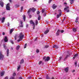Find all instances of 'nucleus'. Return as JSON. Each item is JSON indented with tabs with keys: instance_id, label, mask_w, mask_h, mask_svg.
I'll return each instance as SVG.
<instances>
[{
	"instance_id": "nucleus-26",
	"label": "nucleus",
	"mask_w": 79,
	"mask_h": 79,
	"mask_svg": "<svg viewBox=\"0 0 79 79\" xmlns=\"http://www.w3.org/2000/svg\"><path fill=\"white\" fill-rule=\"evenodd\" d=\"M21 67V65H19L17 68V71H19V69H20V68Z\"/></svg>"
},
{
	"instance_id": "nucleus-13",
	"label": "nucleus",
	"mask_w": 79,
	"mask_h": 79,
	"mask_svg": "<svg viewBox=\"0 0 79 79\" xmlns=\"http://www.w3.org/2000/svg\"><path fill=\"white\" fill-rule=\"evenodd\" d=\"M4 74H5V71H3L1 72L0 75L1 76H3V75H4Z\"/></svg>"
},
{
	"instance_id": "nucleus-2",
	"label": "nucleus",
	"mask_w": 79,
	"mask_h": 79,
	"mask_svg": "<svg viewBox=\"0 0 79 79\" xmlns=\"http://www.w3.org/2000/svg\"><path fill=\"white\" fill-rule=\"evenodd\" d=\"M35 9L34 8H30L28 11L27 13H29V15L30 14V12H31V11H32V12H34V11H35Z\"/></svg>"
},
{
	"instance_id": "nucleus-23",
	"label": "nucleus",
	"mask_w": 79,
	"mask_h": 79,
	"mask_svg": "<svg viewBox=\"0 0 79 79\" xmlns=\"http://www.w3.org/2000/svg\"><path fill=\"white\" fill-rule=\"evenodd\" d=\"M13 31H14V29L13 28L11 29L10 31V34H11V33L13 32Z\"/></svg>"
},
{
	"instance_id": "nucleus-10",
	"label": "nucleus",
	"mask_w": 79,
	"mask_h": 79,
	"mask_svg": "<svg viewBox=\"0 0 79 79\" xmlns=\"http://www.w3.org/2000/svg\"><path fill=\"white\" fill-rule=\"evenodd\" d=\"M56 7H57V6H56L55 4H54L52 5V8H53V10H54V9H55V8H56Z\"/></svg>"
},
{
	"instance_id": "nucleus-8",
	"label": "nucleus",
	"mask_w": 79,
	"mask_h": 79,
	"mask_svg": "<svg viewBox=\"0 0 79 79\" xmlns=\"http://www.w3.org/2000/svg\"><path fill=\"white\" fill-rule=\"evenodd\" d=\"M5 19V17L2 18H2H0V21L2 20V23H4Z\"/></svg>"
},
{
	"instance_id": "nucleus-47",
	"label": "nucleus",
	"mask_w": 79,
	"mask_h": 79,
	"mask_svg": "<svg viewBox=\"0 0 79 79\" xmlns=\"http://www.w3.org/2000/svg\"><path fill=\"white\" fill-rule=\"evenodd\" d=\"M37 14L38 15H39V14H40V12L39 11H38L37 12Z\"/></svg>"
},
{
	"instance_id": "nucleus-15",
	"label": "nucleus",
	"mask_w": 79,
	"mask_h": 79,
	"mask_svg": "<svg viewBox=\"0 0 79 79\" xmlns=\"http://www.w3.org/2000/svg\"><path fill=\"white\" fill-rule=\"evenodd\" d=\"M4 40L5 42H7V41H8V38H7V37H6V36L5 37Z\"/></svg>"
},
{
	"instance_id": "nucleus-29",
	"label": "nucleus",
	"mask_w": 79,
	"mask_h": 79,
	"mask_svg": "<svg viewBox=\"0 0 79 79\" xmlns=\"http://www.w3.org/2000/svg\"><path fill=\"white\" fill-rule=\"evenodd\" d=\"M37 24H38V21H37V20H36L35 21V25L37 26Z\"/></svg>"
},
{
	"instance_id": "nucleus-46",
	"label": "nucleus",
	"mask_w": 79,
	"mask_h": 79,
	"mask_svg": "<svg viewBox=\"0 0 79 79\" xmlns=\"http://www.w3.org/2000/svg\"><path fill=\"white\" fill-rule=\"evenodd\" d=\"M4 79H8V77H6L4 78Z\"/></svg>"
},
{
	"instance_id": "nucleus-18",
	"label": "nucleus",
	"mask_w": 79,
	"mask_h": 79,
	"mask_svg": "<svg viewBox=\"0 0 79 79\" xmlns=\"http://www.w3.org/2000/svg\"><path fill=\"white\" fill-rule=\"evenodd\" d=\"M49 32V30H47L44 32V34H47V33H48Z\"/></svg>"
},
{
	"instance_id": "nucleus-60",
	"label": "nucleus",
	"mask_w": 79,
	"mask_h": 79,
	"mask_svg": "<svg viewBox=\"0 0 79 79\" xmlns=\"http://www.w3.org/2000/svg\"><path fill=\"white\" fill-rule=\"evenodd\" d=\"M28 78H29L30 79V78H31V76L29 77H28Z\"/></svg>"
},
{
	"instance_id": "nucleus-9",
	"label": "nucleus",
	"mask_w": 79,
	"mask_h": 79,
	"mask_svg": "<svg viewBox=\"0 0 79 79\" xmlns=\"http://www.w3.org/2000/svg\"><path fill=\"white\" fill-rule=\"evenodd\" d=\"M0 5L2 7H3V6L4 5L3 2L2 1H0Z\"/></svg>"
},
{
	"instance_id": "nucleus-55",
	"label": "nucleus",
	"mask_w": 79,
	"mask_h": 79,
	"mask_svg": "<svg viewBox=\"0 0 79 79\" xmlns=\"http://www.w3.org/2000/svg\"><path fill=\"white\" fill-rule=\"evenodd\" d=\"M22 77H19V79H22Z\"/></svg>"
},
{
	"instance_id": "nucleus-52",
	"label": "nucleus",
	"mask_w": 79,
	"mask_h": 79,
	"mask_svg": "<svg viewBox=\"0 0 79 79\" xmlns=\"http://www.w3.org/2000/svg\"><path fill=\"white\" fill-rule=\"evenodd\" d=\"M37 40V38H36L35 40V41H36Z\"/></svg>"
},
{
	"instance_id": "nucleus-20",
	"label": "nucleus",
	"mask_w": 79,
	"mask_h": 79,
	"mask_svg": "<svg viewBox=\"0 0 79 79\" xmlns=\"http://www.w3.org/2000/svg\"><path fill=\"white\" fill-rule=\"evenodd\" d=\"M78 55V54H76L74 56V57H73V59H75V58H76V57H77V56Z\"/></svg>"
},
{
	"instance_id": "nucleus-7",
	"label": "nucleus",
	"mask_w": 79,
	"mask_h": 79,
	"mask_svg": "<svg viewBox=\"0 0 79 79\" xmlns=\"http://www.w3.org/2000/svg\"><path fill=\"white\" fill-rule=\"evenodd\" d=\"M10 4L8 3L6 5V9L7 10H10Z\"/></svg>"
},
{
	"instance_id": "nucleus-24",
	"label": "nucleus",
	"mask_w": 79,
	"mask_h": 79,
	"mask_svg": "<svg viewBox=\"0 0 79 79\" xmlns=\"http://www.w3.org/2000/svg\"><path fill=\"white\" fill-rule=\"evenodd\" d=\"M20 47V46H17L16 48V50H19V48Z\"/></svg>"
},
{
	"instance_id": "nucleus-36",
	"label": "nucleus",
	"mask_w": 79,
	"mask_h": 79,
	"mask_svg": "<svg viewBox=\"0 0 79 79\" xmlns=\"http://www.w3.org/2000/svg\"><path fill=\"white\" fill-rule=\"evenodd\" d=\"M26 46H27V44H26L24 46V48H26Z\"/></svg>"
},
{
	"instance_id": "nucleus-28",
	"label": "nucleus",
	"mask_w": 79,
	"mask_h": 79,
	"mask_svg": "<svg viewBox=\"0 0 79 79\" xmlns=\"http://www.w3.org/2000/svg\"><path fill=\"white\" fill-rule=\"evenodd\" d=\"M23 17L24 20L25 21V20H26V16L25 15H23Z\"/></svg>"
},
{
	"instance_id": "nucleus-45",
	"label": "nucleus",
	"mask_w": 79,
	"mask_h": 79,
	"mask_svg": "<svg viewBox=\"0 0 79 79\" xmlns=\"http://www.w3.org/2000/svg\"><path fill=\"white\" fill-rule=\"evenodd\" d=\"M61 33H63V32H64V30H62L61 31Z\"/></svg>"
},
{
	"instance_id": "nucleus-59",
	"label": "nucleus",
	"mask_w": 79,
	"mask_h": 79,
	"mask_svg": "<svg viewBox=\"0 0 79 79\" xmlns=\"http://www.w3.org/2000/svg\"><path fill=\"white\" fill-rule=\"evenodd\" d=\"M3 34V35H5V33H4V32H3V34Z\"/></svg>"
},
{
	"instance_id": "nucleus-32",
	"label": "nucleus",
	"mask_w": 79,
	"mask_h": 79,
	"mask_svg": "<svg viewBox=\"0 0 79 79\" xmlns=\"http://www.w3.org/2000/svg\"><path fill=\"white\" fill-rule=\"evenodd\" d=\"M17 36L18 35H16L15 36V40H16V38L17 37Z\"/></svg>"
},
{
	"instance_id": "nucleus-53",
	"label": "nucleus",
	"mask_w": 79,
	"mask_h": 79,
	"mask_svg": "<svg viewBox=\"0 0 79 79\" xmlns=\"http://www.w3.org/2000/svg\"><path fill=\"white\" fill-rule=\"evenodd\" d=\"M9 1L10 3H11V2H12V1H11V0H9Z\"/></svg>"
},
{
	"instance_id": "nucleus-11",
	"label": "nucleus",
	"mask_w": 79,
	"mask_h": 79,
	"mask_svg": "<svg viewBox=\"0 0 79 79\" xmlns=\"http://www.w3.org/2000/svg\"><path fill=\"white\" fill-rule=\"evenodd\" d=\"M30 24H33V26H35V23L33 22V21L31 20L30 22Z\"/></svg>"
},
{
	"instance_id": "nucleus-35",
	"label": "nucleus",
	"mask_w": 79,
	"mask_h": 79,
	"mask_svg": "<svg viewBox=\"0 0 79 79\" xmlns=\"http://www.w3.org/2000/svg\"><path fill=\"white\" fill-rule=\"evenodd\" d=\"M10 42H11V44H14V43L12 40H11L10 41Z\"/></svg>"
},
{
	"instance_id": "nucleus-61",
	"label": "nucleus",
	"mask_w": 79,
	"mask_h": 79,
	"mask_svg": "<svg viewBox=\"0 0 79 79\" xmlns=\"http://www.w3.org/2000/svg\"><path fill=\"white\" fill-rule=\"evenodd\" d=\"M66 4H67V3H66V2H65V3H64V5H66Z\"/></svg>"
},
{
	"instance_id": "nucleus-33",
	"label": "nucleus",
	"mask_w": 79,
	"mask_h": 79,
	"mask_svg": "<svg viewBox=\"0 0 79 79\" xmlns=\"http://www.w3.org/2000/svg\"><path fill=\"white\" fill-rule=\"evenodd\" d=\"M16 73H13V76H16Z\"/></svg>"
},
{
	"instance_id": "nucleus-4",
	"label": "nucleus",
	"mask_w": 79,
	"mask_h": 79,
	"mask_svg": "<svg viewBox=\"0 0 79 79\" xmlns=\"http://www.w3.org/2000/svg\"><path fill=\"white\" fill-rule=\"evenodd\" d=\"M59 13V15H57V18H59L60 16L61 15V13H62V12L61 11V10H58Z\"/></svg>"
},
{
	"instance_id": "nucleus-62",
	"label": "nucleus",
	"mask_w": 79,
	"mask_h": 79,
	"mask_svg": "<svg viewBox=\"0 0 79 79\" xmlns=\"http://www.w3.org/2000/svg\"><path fill=\"white\" fill-rule=\"evenodd\" d=\"M73 72H75V70H73Z\"/></svg>"
},
{
	"instance_id": "nucleus-3",
	"label": "nucleus",
	"mask_w": 79,
	"mask_h": 79,
	"mask_svg": "<svg viewBox=\"0 0 79 79\" xmlns=\"http://www.w3.org/2000/svg\"><path fill=\"white\" fill-rule=\"evenodd\" d=\"M50 57L49 56H48L47 57L45 56H44L43 58V60H45V61H48L50 60Z\"/></svg>"
},
{
	"instance_id": "nucleus-44",
	"label": "nucleus",
	"mask_w": 79,
	"mask_h": 79,
	"mask_svg": "<svg viewBox=\"0 0 79 79\" xmlns=\"http://www.w3.org/2000/svg\"><path fill=\"white\" fill-rule=\"evenodd\" d=\"M46 79H48V76H47L46 77ZM39 79H42L41 78H39Z\"/></svg>"
},
{
	"instance_id": "nucleus-63",
	"label": "nucleus",
	"mask_w": 79,
	"mask_h": 79,
	"mask_svg": "<svg viewBox=\"0 0 79 79\" xmlns=\"http://www.w3.org/2000/svg\"><path fill=\"white\" fill-rule=\"evenodd\" d=\"M37 0H34V2H35V1H37Z\"/></svg>"
},
{
	"instance_id": "nucleus-58",
	"label": "nucleus",
	"mask_w": 79,
	"mask_h": 79,
	"mask_svg": "<svg viewBox=\"0 0 79 79\" xmlns=\"http://www.w3.org/2000/svg\"><path fill=\"white\" fill-rule=\"evenodd\" d=\"M28 24H27V26H26L27 27H28Z\"/></svg>"
},
{
	"instance_id": "nucleus-49",
	"label": "nucleus",
	"mask_w": 79,
	"mask_h": 79,
	"mask_svg": "<svg viewBox=\"0 0 79 79\" xmlns=\"http://www.w3.org/2000/svg\"><path fill=\"white\" fill-rule=\"evenodd\" d=\"M42 63V61H40L39 63V64H40Z\"/></svg>"
},
{
	"instance_id": "nucleus-1",
	"label": "nucleus",
	"mask_w": 79,
	"mask_h": 79,
	"mask_svg": "<svg viewBox=\"0 0 79 79\" xmlns=\"http://www.w3.org/2000/svg\"><path fill=\"white\" fill-rule=\"evenodd\" d=\"M23 37H24V35L23 34V33H20L19 34V39L18 40V42H20V41H21V40L23 39Z\"/></svg>"
},
{
	"instance_id": "nucleus-30",
	"label": "nucleus",
	"mask_w": 79,
	"mask_h": 79,
	"mask_svg": "<svg viewBox=\"0 0 79 79\" xmlns=\"http://www.w3.org/2000/svg\"><path fill=\"white\" fill-rule=\"evenodd\" d=\"M23 7L22 6L21 7V10H20V11L21 12H22V11H23Z\"/></svg>"
},
{
	"instance_id": "nucleus-57",
	"label": "nucleus",
	"mask_w": 79,
	"mask_h": 79,
	"mask_svg": "<svg viewBox=\"0 0 79 79\" xmlns=\"http://www.w3.org/2000/svg\"><path fill=\"white\" fill-rule=\"evenodd\" d=\"M21 24H23V22L22 21L21 22Z\"/></svg>"
},
{
	"instance_id": "nucleus-34",
	"label": "nucleus",
	"mask_w": 79,
	"mask_h": 79,
	"mask_svg": "<svg viewBox=\"0 0 79 79\" xmlns=\"http://www.w3.org/2000/svg\"><path fill=\"white\" fill-rule=\"evenodd\" d=\"M42 13H44V11H45V9H42Z\"/></svg>"
},
{
	"instance_id": "nucleus-22",
	"label": "nucleus",
	"mask_w": 79,
	"mask_h": 79,
	"mask_svg": "<svg viewBox=\"0 0 79 79\" xmlns=\"http://www.w3.org/2000/svg\"><path fill=\"white\" fill-rule=\"evenodd\" d=\"M24 63V60L22 59L20 61V64H22Z\"/></svg>"
},
{
	"instance_id": "nucleus-16",
	"label": "nucleus",
	"mask_w": 79,
	"mask_h": 79,
	"mask_svg": "<svg viewBox=\"0 0 79 79\" xmlns=\"http://www.w3.org/2000/svg\"><path fill=\"white\" fill-rule=\"evenodd\" d=\"M52 48H58V46L56 45H54L53 47H52Z\"/></svg>"
},
{
	"instance_id": "nucleus-51",
	"label": "nucleus",
	"mask_w": 79,
	"mask_h": 79,
	"mask_svg": "<svg viewBox=\"0 0 79 79\" xmlns=\"http://www.w3.org/2000/svg\"><path fill=\"white\" fill-rule=\"evenodd\" d=\"M8 26H10V23H8Z\"/></svg>"
},
{
	"instance_id": "nucleus-54",
	"label": "nucleus",
	"mask_w": 79,
	"mask_h": 79,
	"mask_svg": "<svg viewBox=\"0 0 79 79\" xmlns=\"http://www.w3.org/2000/svg\"><path fill=\"white\" fill-rule=\"evenodd\" d=\"M34 26L33 27V29H34V28H35V25H33Z\"/></svg>"
},
{
	"instance_id": "nucleus-37",
	"label": "nucleus",
	"mask_w": 79,
	"mask_h": 79,
	"mask_svg": "<svg viewBox=\"0 0 79 79\" xmlns=\"http://www.w3.org/2000/svg\"><path fill=\"white\" fill-rule=\"evenodd\" d=\"M62 59V57H61V56H60L59 57V61H60V60H61Z\"/></svg>"
},
{
	"instance_id": "nucleus-39",
	"label": "nucleus",
	"mask_w": 79,
	"mask_h": 79,
	"mask_svg": "<svg viewBox=\"0 0 79 79\" xmlns=\"http://www.w3.org/2000/svg\"><path fill=\"white\" fill-rule=\"evenodd\" d=\"M19 27H23V25L21 24V25L19 26Z\"/></svg>"
},
{
	"instance_id": "nucleus-21",
	"label": "nucleus",
	"mask_w": 79,
	"mask_h": 79,
	"mask_svg": "<svg viewBox=\"0 0 79 79\" xmlns=\"http://www.w3.org/2000/svg\"><path fill=\"white\" fill-rule=\"evenodd\" d=\"M70 4H73L74 3V0H69Z\"/></svg>"
},
{
	"instance_id": "nucleus-19",
	"label": "nucleus",
	"mask_w": 79,
	"mask_h": 79,
	"mask_svg": "<svg viewBox=\"0 0 79 79\" xmlns=\"http://www.w3.org/2000/svg\"><path fill=\"white\" fill-rule=\"evenodd\" d=\"M73 31L74 32H76L77 31V30L76 28H73Z\"/></svg>"
},
{
	"instance_id": "nucleus-14",
	"label": "nucleus",
	"mask_w": 79,
	"mask_h": 79,
	"mask_svg": "<svg viewBox=\"0 0 79 79\" xmlns=\"http://www.w3.org/2000/svg\"><path fill=\"white\" fill-rule=\"evenodd\" d=\"M6 55L7 56H8L9 55V49H7V51H6Z\"/></svg>"
},
{
	"instance_id": "nucleus-27",
	"label": "nucleus",
	"mask_w": 79,
	"mask_h": 79,
	"mask_svg": "<svg viewBox=\"0 0 79 79\" xmlns=\"http://www.w3.org/2000/svg\"><path fill=\"white\" fill-rule=\"evenodd\" d=\"M3 47H4V48L5 49V50H6V49L7 48L6 47V46L4 44Z\"/></svg>"
},
{
	"instance_id": "nucleus-42",
	"label": "nucleus",
	"mask_w": 79,
	"mask_h": 79,
	"mask_svg": "<svg viewBox=\"0 0 79 79\" xmlns=\"http://www.w3.org/2000/svg\"><path fill=\"white\" fill-rule=\"evenodd\" d=\"M36 53H39V50H37L36 51Z\"/></svg>"
},
{
	"instance_id": "nucleus-38",
	"label": "nucleus",
	"mask_w": 79,
	"mask_h": 79,
	"mask_svg": "<svg viewBox=\"0 0 79 79\" xmlns=\"http://www.w3.org/2000/svg\"><path fill=\"white\" fill-rule=\"evenodd\" d=\"M10 79H15V77H10Z\"/></svg>"
},
{
	"instance_id": "nucleus-40",
	"label": "nucleus",
	"mask_w": 79,
	"mask_h": 79,
	"mask_svg": "<svg viewBox=\"0 0 79 79\" xmlns=\"http://www.w3.org/2000/svg\"><path fill=\"white\" fill-rule=\"evenodd\" d=\"M38 20H40V16H39L38 18Z\"/></svg>"
},
{
	"instance_id": "nucleus-25",
	"label": "nucleus",
	"mask_w": 79,
	"mask_h": 79,
	"mask_svg": "<svg viewBox=\"0 0 79 79\" xmlns=\"http://www.w3.org/2000/svg\"><path fill=\"white\" fill-rule=\"evenodd\" d=\"M49 47V46L48 45H46L44 46V48H47Z\"/></svg>"
},
{
	"instance_id": "nucleus-5",
	"label": "nucleus",
	"mask_w": 79,
	"mask_h": 79,
	"mask_svg": "<svg viewBox=\"0 0 79 79\" xmlns=\"http://www.w3.org/2000/svg\"><path fill=\"white\" fill-rule=\"evenodd\" d=\"M64 11H66V12L67 13L69 12V7L67 6L64 8Z\"/></svg>"
},
{
	"instance_id": "nucleus-48",
	"label": "nucleus",
	"mask_w": 79,
	"mask_h": 79,
	"mask_svg": "<svg viewBox=\"0 0 79 79\" xmlns=\"http://www.w3.org/2000/svg\"><path fill=\"white\" fill-rule=\"evenodd\" d=\"M52 0H49L48 2L49 3H50V2H52Z\"/></svg>"
},
{
	"instance_id": "nucleus-17",
	"label": "nucleus",
	"mask_w": 79,
	"mask_h": 79,
	"mask_svg": "<svg viewBox=\"0 0 79 79\" xmlns=\"http://www.w3.org/2000/svg\"><path fill=\"white\" fill-rule=\"evenodd\" d=\"M64 70L66 73H68V67H67L64 69Z\"/></svg>"
},
{
	"instance_id": "nucleus-43",
	"label": "nucleus",
	"mask_w": 79,
	"mask_h": 79,
	"mask_svg": "<svg viewBox=\"0 0 79 79\" xmlns=\"http://www.w3.org/2000/svg\"><path fill=\"white\" fill-rule=\"evenodd\" d=\"M43 16H46V13L45 12L44 14L43 15Z\"/></svg>"
},
{
	"instance_id": "nucleus-41",
	"label": "nucleus",
	"mask_w": 79,
	"mask_h": 79,
	"mask_svg": "<svg viewBox=\"0 0 79 79\" xmlns=\"http://www.w3.org/2000/svg\"><path fill=\"white\" fill-rule=\"evenodd\" d=\"M75 66H77V62H76L75 63Z\"/></svg>"
},
{
	"instance_id": "nucleus-50",
	"label": "nucleus",
	"mask_w": 79,
	"mask_h": 79,
	"mask_svg": "<svg viewBox=\"0 0 79 79\" xmlns=\"http://www.w3.org/2000/svg\"><path fill=\"white\" fill-rule=\"evenodd\" d=\"M29 17H30V18H31V15H29Z\"/></svg>"
},
{
	"instance_id": "nucleus-56",
	"label": "nucleus",
	"mask_w": 79,
	"mask_h": 79,
	"mask_svg": "<svg viewBox=\"0 0 79 79\" xmlns=\"http://www.w3.org/2000/svg\"><path fill=\"white\" fill-rule=\"evenodd\" d=\"M11 50H13V48L12 47H11Z\"/></svg>"
},
{
	"instance_id": "nucleus-64",
	"label": "nucleus",
	"mask_w": 79,
	"mask_h": 79,
	"mask_svg": "<svg viewBox=\"0 0 79 79\" xmlns=\"http://www.w3.org/2000/svg\"><path fill=\"white\" fill-rule=\"evenodd\" d=\"M52 79H54V77H52Z\"/></svg>"
},
{
	"instance_id": "nucleus-12",
	"label": "nucleus",
	"mask_w": 79,
	"mask_h": 79,
	"mask_svg": "<svg viewBox=\"0 0 79 79\" xmlns=\"http://www.w3.org/2000/svg\"><path fill=\"white\" fill-rule=\"evenodd\" d=\"M60 32V30H58L57 32L56 33V35H59Z\"/></svg>"
},
{
	"instance_id": "nucleus-6",
	"label": "nucleus",
	"mask_w": 79,
	"mask_h": 79,
	"mask_svg": "<svg viewBox=\"0 0 79 79\" xmlns=\"http://www.w3.org/2000/svg\"><path fill=\"white\" fill-rule=\"evenodd\" d=\"M3 58H4V56L2 54L1 52H0V60H2L3 59Z\"/></svg>"
},
{
	"instance_id": "nucleus-31",
	"label": "nucleus",
	"mask_w": 79,
	"mask_h": 79,
	"mask_svg": "<svg viewBox=\"0 0 79 79\" xmlns=\"http://www.w3.org/2000/svg\"><path fill=\"white\" fill-rule=\"evenodd\" d=\"M68 56H69V55H67L65 57V58H64V60H66V59L67 58H68Z\"/></svg>"
}]
</instances>
